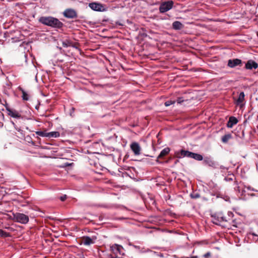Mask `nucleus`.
Masks as SVG:
<instances>
[{"label":"nucleus","instance_id":"nucleus-1","mask_svg":"<svg viewBox=\"0 0 258 258\" xmlns=\"http://www.w3.org/2000/svg\"><path fill=\"white\" fill-rule=\"evenodd\" d=\"M41 24L56 29H61L64 24L58 19L51 16H42L38 20Z\"/></svg>","mask_w":258,"mask_h":258},{"label":"nucleus","instance_id":"nucleus-2","mask_svg":"<svg viewBox=\"0 0 258 258\" xmlns=\"http://www.w3.org/2000/svg\"><path fill=\"white\" fill-rule=\"evenodd\" d=\"M13 219L17 222L21 224H27L29 222V217L23 213H13Z\"/></svg>","mask_w":258,"mask_h":258},{"label":"nucleus","instance_id":"nucleus-3","mask_svg":"<svg viewBox=\"0 0 258 258\" xmlns=\"http://www.w3.org/2000/svg\"><path fill=\"white\" fill-rule=\"evenodd\" d=\"M173 2L168 1L167 2L162 3L160 7L159 11L161 13H164L171 9L173 6Z\"/></svg>","mask_w":258,"mask_h":258},{"label":"nucleus","instance_id":"nucleus-4","mask_svg":"<svg viewBox=\"0 0 258 258\" xmlns=\"http://www.w3.org/2000/svg\"><path fill=\"white\" fill-rule=\"evenodd\" d=\"M213 219L212 222L216 225L220 224L222 222H227L228 220L226 219V217H224L222 213H219L217 215L211 216Z\"/></svg>","mask_w":258,"mask_h":258},{"label":"nucleus","instance_id":"nucleus-5","mask_svg":"<svg viewBox=\"0 0 258 258\" xmlns=\"http://www.w3.org/2000/svg\"><path fill=\"white\" fill-rule=\"evenodd\" d=\"M6 110L8 114L11 117L17 119L23 118L22 115L18 111L9 107H6Z\"/></svg>","mask_w":258,"mask_h":258},{"label":"nucleus","instance_id":"nucleus-6","mask_svg":"<svg viewBox=\"0 0 258 258\" xmlns=\"http://www.w3.org/2000/svg\"><path fill=\"white\" fill-rule=\"evenodd\" d=\"M130 148L135 155L139 156L141 153V147L137 142H133L130 145Z\"/></svg>","mask_w":258,"mask_h":258},{"label":"nucleus","instance_id":"nucleus-7","mask_svg":"<svg viewBox=\"0 0 258 258\" xmlns=\"http://www.w3.org/2000/svg\"><path fill=\"white\" fill-rule=\"evenodd\" d=\"M63 16L67 18L73 19L77 17V14L76 11L72 9L66 10L63 13Z\"/></svg>","mask_w":258,"mask_h":258},{"label":"nucleus","instance_id":"nucleus-8","mask_svg":"<svg viewBox=\"0 0 258 258\" xmlns=\"http://www.w3.org/2000/svg\"><path fill=\"white\" fill-rule=\"evenodd\" d=\"M111 251L115 254H123V247L120 245L114 244L110 246Z\"/></svg>","mask_w":258,"mask_h":258},{"label":"nucleus","instance_id":"nucleus-9","mask_svg":"<svg viewBox=\"0 0 258 258\" xmlns=\"http://www.w3.org/2000/svg\"><path fill=\"white\" fill-rule=\"evenodd\" d=\"M96 239V236H93L92 238L89 236H84L82 238L83 243L85 245H89L91 244L95 243V240Z\"/></svg>","mask_w":258,"mask_h":258},{"label":"nucleus","instance_id":"nucleus-10","mask_svg":"<svg viewBox=\"0 0 258 258\" xmlns=\"http://www.w3.org/2000/svg\"><path fill=\"white\" fill-rule=\"evenodd\" d=\"M89 7L93 10L96 11H102L104 10V7L102 5L96 3H90L89 5Z\"/></svg>","mask_w":258,"mask_h":258},{"label":"nucleus","instance_id":"nucleus-11","mask_svg":"<svg viewBox=\"0 0 258 258\" xmlns=\"http://www.w3.org/2000/svg\"><path fill=\"white\" fill-rule=\"evenodd\" d=\"M245 68L247 70L256 69L258 68V64L255 61L250 59L245 63Z\"/></svg>","mask_w":258,"mask_h":258},{"label":"nucleus","instance_id":"nucleus-12","mask_svg":"<svg viewBox=\"0 0 258 258\" xmlns=\"http://www.w3.org/2000/svg\"><path fill=\"white\" fill-rule=\"evenodd\" d=\"M242 61L240 59L235 58L233 59H229L228 61V66L233 68L241 64Z\"/></svg>","mask_w":258,"mask_h":258},{"label":"nucleus","instance_id":"nucleus-13","mask_svg":"<svg viewBox=\"0 0 258 258\" xmlns=\"http://www.w3.org/2000/svg\"><path fill=\"white\" fill-rule=\"evenodd\" d=\"M213 184V192H211V195L216 196L217 198L221 197V194L219 191L220 187L216 184L214 183H212ZM212 185L211 184V187Z\"/></svg>","mask_w":258,"mask_h":258},{"label":"nucleus","instance_id":"nucleus-14","mask_svg":"<svg viewBox=\"0 0 258 258\" xmlns=\"http://www.w3.org/2000/svg\"><path fill=\"white\" fill-rule=\"evenodd\" d=\"M245 95L243 92H241L240 93L238 97L236 100V104L237 106H239L240 108H242L244 104L243 103V102L244 100Z\"/></svg>","mask_w":258,"mask_h":258},{"label":"nucleus","instance_id":"nucleus-15","mask_svg":"<svg viewBox=\"0 0 258 258\" xmlns=\"http://www.w3.org/2000/svg\"><path fill=\"white\" fill-rule=\"evenodd\" d=\"M238 122V119L234 116H230L227 123V126L229 128H232L233 126Z\"/></svg>","mask_w":258,"mask_h":258},{"label":"nucleus","instance_id":"nucleus-16","mask_svg":"<svg viewBox=\"0 0 258 258\" xmlns=\"http://www.w3.org/2000/svg\"><path fill=\"white\" fill-rule=\"evenodd\" d=\"M183 26V25L179 21H175L172 23V28L176 30H181Z\"/></svg>","mask_w":258,"mask_h":258},{"label":"nucleus","instance_id":"nucleus-17","mask_svg":"<svg viewBox=\"0 0 258 258\" xmlns=\"http://www.w3.org/2000/svg\"><path fill=\"white\" fill-rule=\"evenodd\" d=\"M170 151V149L168 147H166V148L163 149L161 151V152L159 154V155H158L157 158L159 159V158H163L164 156H165L166 155H167V154H169Z\"/></svg>","mask_w":258,"mask_h":258},{"label":"nucleus","instance_id":"nucleus-18","mask_svg":"<svg viewBox=\"0 0 258 258\" xmlns=\"http://www.w3.org/2000/svg\"><path fill=\"white\" fill-rule=\"evenodd\" d=\"M189 155V158L194 159L197 161H201L203 159L202 155L198 153H195L191 152L190 154Z\"/></svg>","mask_w":258,"mask_h":258},{"label":"nucleus","instance_id":"nucleus-19","mask_svg":"<svg viewBox=\"0 0 258 258\" xmlns=\"http://www.w3.org/2000/svg\"><path fill=\"white\" fill-rule=\"evenodd\" d=\"M232 138V135L231 134H227L222 136L221 140L224 143H227L228 141Z\"/></svg>","mask_w":258,"mask_h":258},{"label":"nucleus","instance_id":"nucleus-20","mask_svg":"<svg viewBox=\"0 0 258 258\" xmlns=\"http://www.w3.org/2000/svg\"><path fill=\"white\" fill-rule=\"evenodd\" d=\"M60 136V133L58 132H48L47 137L50 138H58Z\"/></svg>","mask_w":258,"mask_h":258},{"label":"nucleus","instance_id":"nucleus-21","mask_svg":"<svg viewBox=\"0 0 258 258\" xmlns=\"http://www.w3.org/2000/svg\"><path fill=\"white\" fill-rule=\"evenodd\" d=\"M247 237L249 239L252 238L253 241H257L258 240V235L253 232H249L247 233Z\"/></svg>","mask_w":258,"mask_h":258},{"label":"nucleus","instance_id":"nucleus-22","mask_svg":"<svg viewBox=\"0 0 258 258\" xmlns=\"http://www.w3.org/2000/svg\"><path fill=\"white\" fill-rule=\"evenodd\" d=\"M183 149H181L179 151H176L175 152V156L178 158H183V152H182Z\"/></svg>","mask_w":258,"mask_h":258},{"label":"nucleus","instance_id":"nucleus-23","mask_svg":"<svg viewBox=\"0 0 258 258\" xmlns=\"http://www.w3.org/2000/svg\"><path fill=\"white\" fill-rule=\"evenodd\" d=\"M47 133L46 131H37L36 132V134L39 136L42 137H47Z\"/></svg>","mask_w":258,"mask_h":258},{"label":"nucleus","instance_id":"nucleus-24","mask_svg":"<svg viewBox=\"0 0 258 258\" xmlns=\"http://www.w3.org/2000/svg\"><path fill=\"white\" fill-rule=\"evenodd\" d=\"M211 167H213L215 168H218L219 167H220V168H223V166H220L217 162H216L215 161H213L211 160Z\"/></svg>","mask_w":258,"mask_h":258},{"label":"nucleus","instance_id":"nucleus-25","mask_svg":"<svg viewBox=\"0 0 258 258\" xmlns=\"http://www.w3.org/2000/svg\"><path fill=\"white\" fill-rule=\"evenodd\" d=\"M71 44H72V43L68 40L63 41L62 42V46L64 47H68L69 46H70L71 45Z\"/></svg>","mask_w":258,"mask_h":258},{"label":"nucleus","instance_id":"nucleus-26","mask_svg":"<svg viewBox=\"0 0 258 258\" xmlns=\"http://www.w3.org/2000/svg\"><path fill=\"white\" fill-rule=\"evenodd\" d=\"M0 236L7 237L9 236V234L2 229H0Z\"/></svg>","mask_w":258,"mask_h":258},{"label":"nucleus","instance_id":"nucleus-27","mask_svg":"<svg viewBox=\"0 0 258 258\" xmlns=\"http://www.w3.org/2000/svg\"><path fill=\"white\" fill-rule=\"evenodd\" d=\"M22 93H23V95H22V98L24 100H26V101H27L29 100V96H28V94L25 92L24 90H22Z\"/></svg>","mask_w":258,"mask_h":258},{"label":"nucleus","instance_id":"nucleus-28","mask_svg":"<svg viewBox=\"0 0 258 258\" xmlns=\"http://www.w3.org/2000/svg\"><path fill=\"white\" fill-rule=\"evenodd\" d=\"M182 152H183V158L185 157L189 158V155H190L189 154H190L191 152L183 149Z\"/></svg>","mask_w":258,"mask_h":258},{"label":"nucleus","instance_id":"nucleus-29","mask_svg":"<svg viewBox=\"0 0 258 258\" xmlns=\"http://www.w3.org/2000/svg\"><path fill=\"white\" fill-rule=\"evenodd\" d=\"M175 102V101L168 100L165 102L164 104L166 106H169L171 105V104H174Z\"/></svg>","mask_w":258,"mask_h":258},{"label":"nucleus","instance_id":"nucleus-30","mask_svg":"<svg viewBox=\"0 0 258 258\" xmlns=\"http://www.w3.org/2000/svg\"><path fill=\"white\" fill-rule=\"evenodd\" d=\"M185 100L183 99L182 97H179L177 99L176 102L178 104H181L183 103Z\"/></svg>","mask_w":258,"mask_h":258},{"label":"nucleus","instance_id":"nucleus-31","mask_svg":"<svg viewBox=\"0 0 258 258\" xmlns=\"http://www.w3.org/2000/svg\"><path fill=\"white\" fill-rule=\"evenodd\" d=\"M190 197L192 199H197L199 197V195L198 194H191Z\"/></svg>","mask_w":258,"mask_h":258},{"label":"nucleus","instance_id":"nucleus-32","mask_svg":"<svg viewBox=\"0 0 258 258\" xmlns=\"http://www.w3.org/2000/svg\"><path fill=\"white\" fill-rule=\"evenodd\" d=\"M60 200L61 201H64L66 199H67V196L66 195H63L62 196H61L60 198H59Z\"/></svg>","mask_w":258,"mask_h":258},{"label":"nucleus","instance_id":"nucleus-33","mask_svg":"<svg viewBox=\"0 0 258 258\" xmlns=\"http://www.w3.org/2000/svg\"><path fill=\"white\" fill-rule=\"evenodd\" d=\"M129 245L130 246H133L134 248H135L136 249H139L140 248V246H138V245H134L131 243H129Z\"/></svg>","mask_w":258,"mask_h":258},{"label":"nucleus","instance_id":"nucleus-34","mask_svg":"<svg viewBox=\"0 0 258 258\" xmlns=\"http://www.w3.org/2000/svg\"><path fill=\"white\" fill-rule=\"evenodd\" d=\"M224 179L226 181H232L233 180V178L229 177H226L224 178Z\"/></svg>","mask_w":258,"mask_h":258},{"label":"nucleus","instance_id":"nucleus-35","mask_svg":"<svg viewBox=\"0 0 258 258\" xmlns=\"http://www.w3.org/2000/svg\"><path fill=\"white\" fill-rule=\"evenodd\" d=\"M240 187L236 184V186L234 187V189L236 191H238L239 192H240Z\"/></svg>","mask_w":258,"mask_h":258},{"label":"nucleus","instance_id":"nucleus-36","mask_svg":"<svg viewBox=\"0 0 258 258\" xmlns=\"http://www.w3.org/2000/svg\"><path fill=\"white\" fill-rule=\"evenodd\" d=\"M210 256V252H206L205 254L203 255V256L205 257H208Z\"/></svg>","mask_w":258,"mask_h":258},{"label":"nucleus","instance_id":"nucleus-37","mask_svg":"<svg viewBox=\"0 0 258 258\" xmlns=\"http://www.w3.org/2000/svg\"><path fill=\"white\" fill-rule=\"evenodd\" d=\"M228 215L229 216V217H232L233 216V214L232 212H229L228 213Z\"/></svg>","mask_w":258,"mask_h":258},{"label":"nucleus","instance_id":"nucleus-38","mask_svg":"<svg viewBox=\"0 0 258 258\" xmlns=\"http://www.w3.org/2000/svg\"><path fill=\"white\" fill-rule=\"evenodd\" d=\"M245 187L247 188V189L248 190H251L252 191H257L256 190H254L253 188H251V187H250V186H247V187Z\"/></svg>","mask_w":258,"mask_h":258},{"label":"nucleus","instance_id":"nucleus-39","mask_svg":"<svg viewBox=\"0 0 258 258\" xmlns=\"http://www.w3.org/2000/svg\"><path fill=\"white\" fill-rule=\"evenodd\" d=\"M39 106H40V103H38V104H37L35 106V109L38 110L39 108Z\"/></svg>","mask_w":258,"mask_h":258},{"label":"nucleus","instance_id":"nucleus-40","mask_svg":"<svg viewBox=\"0 0 258 258\" xmlns=\"http://www.w3.org/2000/svg\"><path fill=\"white\" fill-rule=\"evenodd\" d=\"M222 0H211V2L214 1V2H218V1H222Z\"/></svg>","mask_w":258,"mask_h":258},{"label":"nucleus","instance_id":"nucleus-41","mask_svg":"<svg viewBox=\"0 0 258 258\" xmlns=\"http://www.w3.org/2000/svg\"><path fill=\"white\" fill-rule=\"evenodd\" d=\"M229 198H227V199H225V201H229Z\"/></svg>","mask_w":258,"mask_h":258},{"label":"nucleus","instance_id":"nucleus-42","mask_svg":"<svg viewBox=\"0 0 258 258\" xmlns=\"http://www.w3.org/2000/svg\"><path fill=\"white\" fill-rule=\"evenodd\" d=\"M219 4L218 3H216L215 5H219Z\"/></svg>","mask_w":258,"mask_h":258},{"label":"nucleus","instance_id":"nucleus-43","mask_svg":"<svg viewBox=\"0 0 258 258\" xmlns=\"http://www.w3.org/2000/svg\"><path fill=\"white\" fill-rule=\"evenodd\" d=\"M257 36H258V32H257Z\"/></svg>","mask_w":258,"mask_h":258}]
</instances>
